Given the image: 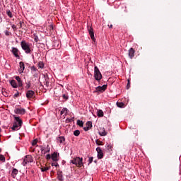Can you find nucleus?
Listing matches in <instances>:
<instances>
[{"instance_id":"79ce46f5","label":"nucleus","mask_w":181,"mask_h":181,"mask_svg":"<svg viewBox=\"0 0 181 181\" xmlns=\"http://www.w3.org/2000/svg\"><path fill=\"white\" fill-rule=\"evenodd\" d=\"M83 130L87 132V131H90V127H88L87 126L83 127Z\"/></svg>"},{"instance_id":"ea45409f","label":"nucleus","mask_w":181,"mask_h":181,"mask_svg":"<svg viewBox=\"0 0 181 181\" xmlns=\"http://www.w3.org/2000/svg\"><path fill=\"white\" fill-rule=\"evenodd\" d=\"M107 149L108 151H112V146L107 144Z\"/></svg>"},{"instance_id":"20e7f679","label":"nucleus","mask_w":181,"mask_h":181,"mask_svg":"<svg viewBox=\"0 0 181 181\" xmlns=\"http://www.w3.org/2000/svg\"><path fill=\"white\" fill-rule=\"evenodd\" d=\"M94 77L95 80L97 81H100V80L103 78V74H101V72L100 71V69L98 66L94 67Z\"/></svg>"},{"instance_id":"a18cd8bd","label":"nucleus","mask_w":181,"mask_h":181,"mask_svg":"<svg viewBox=\"0 0 181 181\" xmlns=\"http://www.w3.org/2000/svg\"><path fill=\"white\" fill-rule=\"evenodd\" d=\"M5 35H6V36H9V35H11V33L9 31L6 30L5 32Z\"/></svg>"},{"instance_id":"473e14b6","label":"nucleus","mask_w":181,"mask_h":181,"mask_svg":"<svg viewBox=\"0 0 181 181\" xmlns=\"http://www.w3.org/2000/svg\"><path fill=\"white\" fill-rule=\"evenodd\" d=\"M47 30H49V32H52V30H53L54 28H53V25H49L47 28Z\"/></svg>"},{"instance_id":"de8ad7c7","label":"nucleus","mask_w":181,"mask_h":181,"mask_svg":"<svg viewBox=\"0 0 181 181\" xmlns=\"http://www.w3.org/2000/svg\"><path fill=\"white\" fill-rule=\"evenodd\" d=\"M71 121H73L72 119H66V122H71Z\"/></svg>"},{"instance_id":"423d86ee","label":"nucleus","mask_w":181,"mask_h":181,"mask_svg":"<svg viewBox=\"0 0 181 181\" xmlns=\"http://www.w3.org/2000/svg\"><path fill=\"white\" fill-rule=\"evenodd\" d=\"M40 148L42 155H46V153H50V146H49V145H47V147L40 146Z\"/></svg>"},{"instance_id":"f704fd0d","label":"nucleus","mask_w":181,"mask_h":181,"mask_svg":"<svg viewBox=\"0 0 181 181\" xmlns=\"http://www.w3.org/2000/svg\"><path fill=\"white\" fill-rule=\"evenodd\" d=\"M95 144H96V145L100 146V145H103V141H101L97 139V140L95 141Z\"/></svg>"},{"instance_id":"c85d7f7f","label":"nucleus","mask_w":181,"mask_h":181,"mask_svg":"<svg viewBox=\"0 0 181 181\" xmlns=\"http://www.w3.org/2000/svg\"><path fill=\"white\" fill-rule=\"evenodd\" d=\"M6 159H5V156L2 154H0V161L1 162H5Z\"/></svg>"},{"instance_id":"e433bc0d","label":"nucleus","mask_w":181,"mask_h":181,"mask_svg":"<svg viewBox=\"0 0 181 181\" xmlns=\"http://www.w3.org/2000/svg\"><path fill=\"white\" fill-rule=\"evenodd\" d=\"M25 88H27V89L30 88V82H28V83H26Z\"/></svg>"},{"instance_id":"7c9ffc66","label":"nucleus","mask_w":181,"mask_h":181,"mask_svg":"<svg viewBox=\"0 0 181 181\" xmlns=\"http://www.w3.org/2000/svg\"><path fill=\"white\" fill-rule=\"evenodd\" d=\"M62 98H64V100H65V101H67V100H69V95L66 94H63Z\"/></svg>"},{"instance_id":"58836bf2","label":"nucleus","mask_w":181,"mask_h":181,"mask_svg":"<svg viewBox=\"0 0 181 181\" xmlns=\"http://www.w3.org/2000/svg\"><path fill=\"white\" fill-rule=\"evenodd\" d=\"M52 166H54L55 168H57L58 166H59V163H52Z\"/></svg>"},{"instance_id":"412c9836","label":"nucleus","mask_w":181,"mask_h":181,"mask_svg":"<svg viewBox=\"0 0 181 181\" xmlns=\"http://www.w3.org/2000/svg\"><path fill=\"white\" fill-rule=\"evenodd\" d=\"M61 115H63L64 114V115H67V114H69V109L64 107L62 109V110L61 111Z\"/></svg>"},{"instance_id":"3c124183","label":"nucleus","mask_w":181,"mask_h":181,"mask_svg":"<svg viewBox=\"0 0 181 181\" xmlns=\"http://www.w3.org/2000/svg\"><path fill=\"white\" fill-rule=\"evenodd\" d=\"M109 28H112V24H111L110 26H109Z\"/></svg>"},{"instance_id":"b1692460","label":"nucleus","mask_w":181,"mask_h":181,"mask_svg":"<svg viewBox=\"0 0 181 181\" xmlns=\"http://www.w3.org/2000/svg\"><path fill=\"white\" fill-rule=\"evenodd\" d=\"M37 66H38L39 69H44L45 64L43 63V62H39L37 64Z\"/></svg>"},{"instance_id":"4468645a","label":"nucleus","mask_w":181,"mask_h":181,"mask_svg":"<svg viewBox=\"0 0 181 181\" xmlns=\"http://www.w3.org/2000/svg\"><path fill=\"white\" fill-rule=\"evenodd\" d=\"M14 78L16 79L18 87H23V82L22 81V79L19 76H14Z\"/></svg>"},{"instance_id":"2f4dec72","label":"nucleus","mask_w":181,"mask_h":181,"mask_svg":"<svg viewBox=\"0 0 181 181\" xmlns=\"http://www.w3.org/2000/svg\"><path fill=\"white\" fill-rule=\"evenodd\" d=\"M74 135L75 136H78V135H80V132H79V130H75V131L74 132Z\"/></svg>"},{"instance_id":"c9c22d12","label":"nucleus","mask_w":181,"mask_h":181,"mask_svg":"<svg viewBox=\"0 0 181 181\" xmlns=\"http://www.w3.org/2000/svg\"><path fill=\"white\" fill-rule=\"evenodd\" d=\"M37 144V139H34L33 141H32V145L33 146H35V145H36Z\"/></svg>"},{"instance_id":"f03ea898","label":"nucleus","mask_w":181,"mask_h":181,"mask_svg":"<svg viewBox=\"0 0 181 181\" xmlns=\"http://www.w3.org/2000/svg\"><path fill=\"white\" fill-rule=\"evenodd\" d=\"M70 163L76 165L77 168H81V166H84V164H83V158L80 157L74 158L73 160H71Z\"/></svg>"},{"instance_id":"8fccbe9b","label":"nucleus","mask_w":181,"mask_h":181,"mask_svg":"<svg viewBox=\"0 0 181 181\" xmlns=\"http://www.w3.org/2000/svg\"><path fill=\"white\" fill-rule=\"evenodd\" d=\"M22 23H23L22 21L19 22L20 28H22Z\"/></svg>"},{"instance_id":"09e8293b","label":"nucleus","mask_w":181,"mask_h":181,"mask_svg":"<svg viewBox=\"0 0 181 181\" xmlns=\"http://www.w3.org/2000/svg\"><path fill=\"white\" fill-rule=\"evenodd\" d=\"M14 97H19V93H17L14 95Z\"/></svg>"},{"instance_id":"6ab92c4d","label":"nucleus","mask_w":181,"mask_h":181,"mask_svg":"<svg viewBox=\"0 0 181 181\" xmlns=\"http://www.w3.org/2000/svg\"><path fill=\"white\" fill-rule=\"evenodd\" d=\"M18 173H19V171L16 168H13L12 173H11V176L13 179L16 177Z\"/></svg>"},{"instance_id":"393cba45","label":"nucleus","mask_w":181,"mask_h":181,"mask_svg":"<svg viewBox=\"0 0 181 181\" xmlns=\"http://www.w3.org/2000/svg\"><path fill=\"white\" fill-rule=\"evenodd\" d=\"M86 127H88L90 129H91V128H93V122L91 121L87 122Z\"/></svg>"},{"instance_id":"5701e85b","label":"nucleus","mask_w":181,"mask_h":181,"mask_svg":"<svg viewBox=\"0 0 181 181\" xmlns=\"http://www.w3.org/2000/svg\"><path fill=\"white\" fill-rule=\"evenodd\" d=\"M97 115L99 117H104V112H103V110H98L97 112Z\"/></svg>"},{"instance_id":"4c0bfd02","label":"nucleus","mask_w":181,"mask_h":181,"mask_svg":"<svg viewBox=\"0 0 181 181\" xmlns=\"http://www.w3.org/2000/svg\"><path fill=\"white\" fill-rule=\"evenodd\" d=\"M93 157H90L88 159V165H90V163H93Z\"/></svg>"},{"instance_id":"aec40b11","label":"nucleus","mask_w":181,"mask_h":181,"mask_svg":"<svg viewBox=\"0 0 181 181\" xmlns=\"http://www.w3.org/2000/svg\"><path fill=\"white\" fill-rule=\"evenodd\" d=\"M57 179L59 181H64V178H63V172L59 171L57 173Z\"/></svg>"},{"instance_id":"7ed1b4c3","label":"nucleus","mask_w":181,"mask_h":181,"mask_svg":"<svg viewBox=\"0 0 181 181\" xmlns=\"http://www.w3.org/2000/svg\"><path fill=\"white\" fill-rule=\"evenodd\" d=\"M21 48L23 49V50H24L25 53H26L27 54H29V53H30V52H31L30 45H29V43L26 42V41H25V40L21 41Z\"/></svg>"},{"instance_id":"a19ab883","label":"nucleus","mask_w":181,"mask_h":181,"mask_svg":"<svg viewBox=\"0 0 181 181\" xmlns=\"http://www.w3.org/2000/svg\"><path fill=\"white\" fill-rule=\"evenodd\" d=\"M31 70H32V71H37V69H36V67H35V66H32Z\"/></svg>"},{"instance_id":"72a5a7b5","label":"nucleus","mask_w":181,"mask_h":181,"mask_svg":"<svg viewBox=\"0 0 181 181\" xmlns=\"http://www.w3.org/2000/svg\"><path fill=\"white\" fill-rule=\"evenodd\" d=\"M127 88L129 90V88L131 87V81L129 79L127 80Z\"/></svg>"},{"instance_id":"37998d69","label":"nucleus","mask_w":181,"mask_h":181,"mask_svg":"<svg viewBox=\"0 0 181 181\" xmlns=\"http://www.w3.org/2000/svg\"><path fill=\"white\" fill-rule=\"evenodd\" d=\"M46 159H52V156H50V154H47L46 156Z\"/></svg>"},{"instance_id":"1a4fd4ad","label":"nucleus","mask_w":181,"mask_h":181,"mask_svg":"<svg viewBox=\"0 0 181 181\" xmlns=\"http://www.w3.org/2000/svg\"><path fill=\"white\" fill-rule=\"evenodd\" d=\"M96 151L98 152V159H103V158H104V153H103V150L100 147H97Z\"/></svg>"},{"instance_id":"39448f33","label":"nucleus","mask_w":181,"mask_h":181,"mask_svg":"<svg viewBox=\"0 0 181 181\" xmlns=\"http://www.w3.org/2000/svg\"><path fill=\"white\" fill-rule=\"evenodd\" d=\"M32 162H33V157H32L30 155H28L25 157L22 165L23 166H26L28 163H32Z\"/></svg>"},{"instance_id":"dca6fc26","label":"nucleus","mask_w":181,"mask_h":181,"mask_svg":"<svg viewBox=\"0 0 181 181\" xmlns=\"http://www.w3.org/2000/svg\"><path fill=\"white\" fill-rule=\"evenodd\" d=\"M9 83H10L11 87H13V88H18V87H19L18 83H16V81H15L13 79L9 81Z\"/></svg>"},{"instance_id":"4be33fe9","label":"nucleus","mask_w":181,"mask_h":181,"mask_svg":"<svg viewBox=\"0 0 181 181\" xmlns=\"http://www.w3.org/2000/svg\"><path fill=\"white\" fill-rule=\"evenodd\" d=\"M58 142H59V144H63V142H64L66 141V139L64 138V136H59L57 139Z\"/></svg>"},{"instance_id":"6e6552de","label":"nucleus","mask_w":181,"mask_h":181,"mask_svg":"<svg viewBox=\"0 0 181 181\" xmlns=\"http://www.w3.org/2000/svg\"><path fill=\"white\" fill-rule=\"evenodd\" d=\"M107 90V85H103V86H98L95 88V93H104Z\"/></svg>"},{"instance_id":"bb28decb","label":"nucleus","mask_w":181,"mask_h":181,"mask_svg":"<svg viewBox=\"0 0 181 181\" xmlns=\"http://www.w3.org/2000/svg\"><path fill=\"white\" fill-rule=\"evenodd\" d=\"M117 107H119V108H122L124 107V104L122 102H117Z\"/></svg>"},{"instance_id":"49530a36","label":"nucleus","mask_w":181,"mask_h":181,"mask_svg":"<svg viewBox=\"0 0 181 181\" xmlns=\"http://www.w3.org/2000/svg\"><path fill=\"white\" fill-rule=\"evenodd\" d=\"M45 86H46V87H49V81H46L45 82Z\"/></svg>"},{"instance_id":"0eeeda50","label":"nucleus","mask_w":181,"mask_h":181,"mask_svg":"<svg viewBox=\"0 0 181 181\" xmlns=\"http://www.w3.org/2000/svg\"><path fill=\"white\" fill-rule=\"evenodd\" d=\"M15 114H18L20 115H25L26 113V110L22 107H16L14 110Z\"/></svg>"},{"instance_id":"9d476101","label":"nucleus","mask_w":181,"mask_h":181,"mask_svg":"<svg viewBox=\"0 0 181 181\" xmlns=\"http://www.w3.org/2000/svg\"><path fill=\"white\" fill-rule=\"evenodd\" d=\"M88 33L90 36V39L93 40V42H95V37H94V29H93V27H89L88 28Z\"/></svg>"},{"instance_id":"a878e982","label":"nucleus","mask_w":181,"mask_h":181,"mask_svg":"<svg viewBox=\"0 0 181 181\" xmlns=\"http://www.w3.org/2000/svg\"><path fill=\"white\" fill-rule=\"evenodd\" d=\"M77 125H78V127H83L84 123L83 122V121L78 119L76 122Z\"/></svg>"},{"instance_id":"603ef678","label":"nucleus","mask_w":181,"mask_h":181,"mask_svg":"<svg viewBox=\"0 0 181 181\" xmlns=\"http://www.w3.org/2000/svg\"><path fill=\"white\" fill-rule=\"evenodd\" d=\"M0 132H1V129H0Z\"/></svg>"},{"instance_id":"a211bd4d","label":"nucleus","mask_w":181,"mask_h":181,"mask_svg":"<svg viewBox=\"0 0 181 181\" xmlns=\"http://www.w3.org/2000/svg\"><path fill=\"white\" fill-rule=\"evenodd\" d=\"M57 156H59V154L54 152V153H52L51 158L54 162H57V160H59V158H57Z\"/></svg>"},{"instance_id":"c03bdc74","label":"nucleus","mask_w":181,"mask_h":181,"mask_svg":"<svg viewBox=\"0 0 181 181\" xmlns=\"http://www.w3.org/2000/svg\"><path fill=\"white\" fill-rule=\"evenodd\" d=\"M11 28H12V29H13V30H16V25H15V24H13L11 25Z\"/></svg>"},{"instance_id":"9b49d317","label":"nucleus","mask_w":181,"mask_h":181,"mask_svg":"<svg viewBox=\"0 0 181 181\" xmlns=\"http://www.w3.org/2000/svg\"><path fill=\"white\" fill-rule=\"evenodd\" d=\"M27 98L30 100V98H35V91L33 90H28L25 94Z\"/></svg>"},{"instance_id":"ddd939ff","label":"nucleus","mask_w":181,"mask_h":181,"mask_svg":"<svg viewBox=\"0 0 181 181\" xmlns=\"http://www.w3.org/2000/svg\"><path fill=\"white\" fill-rule=\"evenodd\" d=\"M98 134L100 136H105L107 135V132H105V129L104 127H100L99 129Z\"/></svg>"},{"instance_id":"f8f14e48","label":"nucleus","mask_w":181,"mask_h":181,"mask_svg":"<svg viewBox=\"0 0 181 181\" xmlns=\"http://www.w3.org/2000/svg\"><path fill=\"white\" fill-rule=\"evenodd\" d=\"M12 53L15 57L20 59L21 57H19V49H18V48L12 47Z\"/></svg>"},{"instance_id":"c756f323","label":"nucleus","mask_w":181,"mask_h":181,"mask_svg":"<svg viewBox=\"0 0 181 181\" xmlns=\"http://www.w3.org/2000/svg\"><path fill=\"white\" fill-rule=\"evenodd\" d=\"M47 170H49V167H42L41 168V172H47Z\"/></svg>"},{"instance_id":"f3484780","label":"nucleus","mask_w":181,"mask_h":181,"mask_svg":"<svg viewBox=\"0 0 181 181\" xmlns=\"http://www.w3.org/2000/svg\"><path fill=\"white\" fill-rule=\"evenodd\" d=\"M19 65H20V68L18 69V71H19V73L21 74H22L23 72V70H25V64L23 62H21L19 63Z\"/></svg>"},{"instance_id":"2eb2a0df","label":"nucleus","mask_w":181,"mask_h":181,"mask_svg":"<svg viewBox=\"0 0 181 181\" xmlns=\"http://www.w3.org/2000/svg\"><path fill=\"white\" fill-rule=\"evenodd\" d=\"M134 56H135V49L134 48H130L129 49V57L131 59H134Z\"/></svg>"},{"instance_id":"f257e3e1","label":"nucleus","mask_w":181,"mask_h":181,"mask_svg":"<svg viewBox=\"0 0 181 181\" xmlns=\"http://www.w3.org/2000/svg\"><path fill=\"white\" fill-rule=\"evenodd\" d=\"M14 122L13 123V126L11 127V129L13 131H19L20 128H22V124L23 122H22V119L19 117H14Z\"/></svg>"},{"instance_id":"cd10ccee","label":"nucleus","mask_w":181,"mask_h":181,"mask_svg":"<svg viewBox=\"0 0 181 181\" xmlns=\"http://www.w3.org/2000/svg\"><path fill=\"white\" fill-rule=\"evenodd\" d=\"M6 15H8L10 18H13L12 12L9 10L6 11Z\"/></svg>"}]
</instances>
